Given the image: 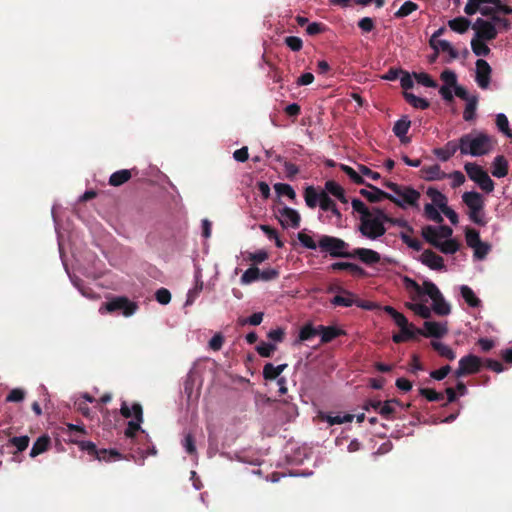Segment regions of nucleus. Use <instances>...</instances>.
Segmentation results:
<instances>
[{
    "instance_id": "f257e3e1",
    "label": "nucleus",
    "mask_w": 512,
    "mask_h": 512,
    "mask_svg": "<svg viewBox=\"0 0 512 512\" xmlns=\"http://www.w3.org/2000/svg\"><path fill=\"white\" fill-rule=\"evenodd\" d=\"M354 211L360 214L358 231L369 240H376L385 235L387 229L380 217L379 207L369 209L363 201L354 198L351 202Z\"/></svg>"
},
{
    "instance_id": "f03ea898",
    "label": "nucleus",
    "mask_w": 512,
    "mask_h": 512,
    "mask_svg": "<svg viewBox=\"0 0 512 512\" xmlns=\"http://www.w3.org/2000/svg\"><path fill=\"white\" fill-rule=\"evenodd\" d=\"M461 154L479 157L489 154L494 147L495 140L484 132L472 131L460 137Z\"/></svg>"
},
{
    "instance_id": "7ed1b4c3",
    "label": "nucleus",
    "mask_w": 512,
    "mask_h": 512,
    "mask_svg": "<svg viewBox=\"0 0 512 512\" xmlns=\"http://www.w3.org/2000/svg\"><path fill=\"white\" fill-rule=\"evenodd\" d=\"M462 201L469 208L470 220L479 226H485L487 221L483 214L484 199L482 195L476 191L465 192L462 195Z\"/></svg>"
},
{
    "instance_id": "20e7f679",
    "label": "nucleus",
    "mask_w": 512,
    "mask_h": 512,
    "mask_svg": "<svg viewBox=\"0 0 512 512\" xmlns=\"http://www.w3.org/2000/svg\"><path fill=\"white\" fill-rule=\"evenodd\" d=\"M120 413L124 418L134 417V420H130L125 429V436L127 438H134L136 432L141 429V423L143 422V409L141 404L134 403L130 408L125 401L122 402Z\"/></svg>"
},
{
    "instance_id": "39448f33",
    "label": "nucleus",
    "mask_w": 512,
    "mask_h": 512,
    "mask_svg": "<svg viewBox=\"0 0 512 512\" xmlns=\"http://www.w3.org/2000/svg\"><path fill=\"white\" fill-rule=\"evenodd\" d=\"M318 246L322 252H327L333 258H349L350 252L346 251L349 244L340 238L323 235L319 239Z\"/></svg>"
},
{
    "instance_id": "423d86ee",
    "label": "nucleus",
    "mask_w": 512,
    "mask_h": 512,
    "mask_svg": "<svg viewBox=\"0 0 512 512\" xmlns=\"http://www.w3.org/2000/svg\"><path fill=\"white\" fill-rule=\"evenodd\" d=\"M464 169L468 177L477 183L483 191L490 193L494 190V181L481 166L468 162L464 165Z\"/></svg>"
},
{
    "instance_id": "0eeeda50",
    "label": "nucleus",
    "mask_w": 512,
    "mask_h": 512,
    "mask_svg": "<svg viewBox=\"0 0 512 512\" xmlns=\"http://www.w3.org/2000/svg\"><path fill=\"white\" fill-rule=\"evenodd\" d=\"M424 292L433 301L432 309L439 316H447L451 312L450 305L445 301L438 287L431 281H424Z\"/></svg>"
},
{
    "instance_id": "6e6552de",
    "label": "nucleus",
    "mask_w": 512,
    "mask_h": 512,
    "mask_svg": "<svg viewBox=\"0 0 512 512\" xmlns=\"http://www.w3.org/2000/svg\"><path fill=\"white\" fill-rule=\"evenodd\" d=\"M78 446L81 450L86 451L89 455L93 456L99 461H116L125 459V457L116 449H98L95 443L91 441H80Z\"/></svg>"
},
{
    "instance_id": "1a4fd4ad",
    "label": "nucleus",
    "mask_w": 512,
    "mask_h": 512,
    "mask_svg": "<svg viewBox=\"0 0 512 512\" xmlns=\"http://www.w3.org/2000/svg\"><path fill=\"white\" fill-rule=\"evenodd\" d=\"M105 308L107 312H116L121 311L122 314L126 317L133 315L138 309V305L136 302L129 300L125 296H118L112 298L110 301H107L100 308V311Z\"/></svg>"
},
{
    "instance_id": "9d476101",
    "label": "nucleus",
    "mask_w": 512,
    "mask_h": 512,
    "mask_svg": "<svg viewBox=\"0 0 512 512\" xmlns=\"http://www.w3.org/2000/svg\"><path fill=\"white\" fill-rule=\"evenodd\" d=\"M458 368L455 370V377L460 378L466 375L476 374L482 367V360L476 355L468 354L459 360Z\"/></svg>"
},
{
    "instance_id": "9b49d317",
    "label": "nucleus",
    "mask_w": 512,
    "mask_h": 512,
    "mask_svg": "<svg viewBox=\"0 0 512 512\" xmlns=\"http://www.w3.org/2000/svg\"><path fill=\"white\" fill-rule=\"evenodd\" d=\"M472 29L475 31L473 38L483 41H492L498 35V30L494 23L483 18H477L472 24Z\"/></svg>"
},
{
    "instance_id": "f8f14e48",
    "label": "nucleus",
    "mask_w": 512,
    "mask_h": 512,
    "mask_svg": "<svg viewBox=\"0 0 512 512\" xmlns=\"http://www.w3.org/2000/svg\"><path fill=\"white\" fill-rule=\"evenodd\" d=\"M368 189H361L360 195L367 199L370 203H378L384 199L390 200L397 206H403L402 202L396 198L393 194L387 193L378 187L367 183L365 185Z\"/></svg>"
},
{
    "instance_id": "ddd939ff",
    "label": "nucleus",
    "mask_w": 512,
    "mask_h": 512,
    "mask_svg": "<svg viewBox=\"0 0 512 512\" xmlns=\"http://www.w3.org/2000/svg\"><path fill=\"white\" fill-rule=\"evenodd\" d=\"M479 12L482 16L487 17L489 15L496 14V8L494 3L487 0H468L464 7V13L468 16H472Z\"/></svg>"
},
{
    "instance_id": "4468645a",
    "label": "nucleus",
    "mask_w": 512,
    "mask_h": 512,
    "mask_svg": "<svg viewBox=\"0 0 512 512\" xmlns=\"http://www.w3.org/2000/svg\"><path fill=\"white\" fill-rule=\"evenodd\" d=\"M475 81L481 89H487L490 85L492 68L484 59L476 61Z\"/></svg>"
},
{
    "instance_id": "2eb2a0df",
    "label": "nucleus",
    "mask_w": 512,
    "mask_h": 512,
    "mask_svg": "<svg viewBox=\"0 0 512 512\" xmlns=\"http://www.w3.org/2000/svg\"><path fill=\"white\" fill-rule=\"evenodd\" d=\"M279 222L283 228L292 227L294 229L299 228L301 217L298 211L293 208L284 206L278 209Z\"/></svg>"
},
{
    "instance_id": "dca6fc26",
    "label": "nucleus",
    "mask_w": 512,
    "mask_h": 512,
    "mask_svg": "<svg viewBox=\"0 0 512 512\" xmlns=\"http://www.w3.org/2000/svg\"><path fill=\"white\" fill-rule=\"evenodd\" d=\"M424 329H417V333L424 337L441 338L448 333L447 323L425 321Z\"/></svg>"
},
{
    "instance_id": "f3484780",
    "label": "nucleus",
    "mask_w": 512,
    "mask_h": 512,
    "mask_svg": "<svg viewBox=\"0 0 512 512\" xmlns=\"http://www.w3.org/2000/svg\"><path fill=\"white\" fill-rule=\"evenodd\" d=\"M398 199L402 202L403 206H399L400 208H405L406 205H410L412 207L418 208V200L421 197V194L410 186L401 185L400 189L396 192Z\"/></svg>"
},
{
    "instance_id": "a211bd4d",
    "label": "nucleus",
    "mask_w": 512,
    "mask_h": 512,
    "mask_svg": "<svg viewBox=\"0 0 512 512\" xmlns=\"http://www.w3.org/2000/svg\"><path fill=\"white\" fill-rule=\"evenodd\" d=\"M349 258H358L366 265H373L380 262V254L368 248H356L350 252Z\"/></svg>"
},
{
    "instance_id": "6ab92c4d",
    "label": "nucleus",
    "mask_w": 512,
    "mask_h": 512,
    "mask_svg": "<svg viewBox=\"0 0 512 512\" xmlns=\"http://www.w3.org/2000/svg\"><path fill=\"white\" fill-rule=\"evenodd\" d=\"M420 260L432 270H442L445 268L443 258L430 249L425 250L421 254Z\"/></svg>"
},
{
    "instance_id": "aec40b11",
    "label": "nucleus",
    "mask_w": 512,
    "mask_h": 512,
    "mask_svg": "<svg viewBox=\"0 0 512 512\" xmlns=\"http://www.w3.org/2000/svg\"><path fill=\"white\" fill-rule=\"evenodd\" d=\"M457 150L461 151L460 138L458 141H448L443 147L434 149V154L441 161H448L457 152Z\"/></svg>"
},
{
    "instance_id": "412c9836",
    "label": "nucleus",
    "mask_w": 512,
    "mask_h": 512,
    "mask_svg": "<svg viewBox=\"0 0 512 512\" xmlns=\"http://www.w3.org/2000/svg\"><path fill=\"white\" fill-rule=\"evenodd\" d=\"M420 173L421 178L426 181L442 180L448 176L447 173L441 170V167L438 164L424 166L421 168Z\"/></svg>"
},
{
    "instance_id": "4be33fe9",
    "label": "nucleus",
    "mask_w": 512,
    "mask_h": 512,
    "mask_svg": "<svg viewBox=\"0 0 512 512\" xmlns=\"http://www.w3.org/2000/svg\"><path fill=\"white\" fill-rule=\"evenodd\" d=\"M411 126V121L407 116H403L401 119L395 122L393 126V133L400 139L403 144H407L410 138L406 136Z\"/></svg>"
},
{
    "instance_id": "5701e85b",
    "label": "nucleus",
    "mask_w": 512,
    "mask_h": 512,
    "mask_svg": "<svg viewBox=\"0 0 512 512\" xmlns=\"http://www.w3.org/2000/svg\"><path fill=\"white\" fill-rule=\"evenodd\" d=\"M344 330L334 326L319 325V335L321 336V343L326 344L335 338L344 335Z\"/></svg>"
},
{
    "instance_id": "b1692460",
    "label": "nucleus",
    "mask_w": 512,
    "mask_h": 512,
    "mask_svg": "<svg viewBox=\"0 0 512 512\" xmlns=\"http://www.w3.org/2000/svg\"><path fill=\"white\" fill-rule=\"evenodd\" d=\"M509 164L503 155H498L492 162V175L497 178H503L508 174Z\"/></svg>"
},
{
    "instance_id": "393cba45",
    "label": "nucleus",
    "mask_w": 512,
    "mask_h": 512,
    "mask_svg": "<svg viewBox=\"0 0 512 512\" xmlns=\"http://www.w3.org/2000/svg\"><path fill=\"white\" fill-rule=\"evenodd\" d=\"M356 296L348 290H342V295H336L331 299L333 306L351 307L355 305Z\"/></svg>"
},
{
    "instance_id": "a878e982",
    "label": "nucleus",
    "mask_w": 512,
    "mask_h": 512,
    "mask_svg": "<svg viewBox=\"0 0 512 512\" xmlns=\"http://www.w3.org/2000/svg\"><path fill=\"white\" fill-rule=\"evenodd\" d=\"M472 24L473 23H471L470 19L463 16H459L448 21L449 28L459 34H464L469 27L472 28Z\"/></svg>"
},
{
    "instance_id": "bb28decb",
    "label": "nucleus",
    "mask_w": 512,
    "mask_h": 512,
    "mask_svg": "<svg viewBox=\"0 0 512 512\" xmlns=\"http://www.w3.org/2000/svg\"><path fill=\"white\" fill-rule=\"evenodd\" d=\"M403 281L405 289L409 292L410 297L413 301H416L421 296L426 295L424 292V286L421 287L415 280L409 277H405Z\"/></svg>"
},
{
    "instance_id": "cd10ccee",
    "label": "nucleus",
    "mask_w": 512,
    "mask_h": 512,
    "mask_svg": "<svg viewBox=\"0 0 512 512\" xmlns=\"http://www.w3.org/2000/svg\"><path fill=\"white\" fill-rule=\"evenodd\" d=\"M427 196L431 199L432 203L435 207H438L440 210L444 209L447 205L448 199L447 197L438 191L436 188L429 187L426 191Z\"/></svg>"
},
{
    "instance_id": "c85d7f7f",
    "label": "nucleus",
    "mask_w": 512,
    "mask_h": 512,
    "mask_svg": "<svg viewBox=\"0 0 512 512\" xmlns=\"http://www.w3.org/2000/svg\"><path fill=\"white\" fill-rule=\"evenodd\" d=\"M132 177V170L122 169L114 172L109 178V184L118 187L128 182Z\"/></svg>"
},
{
    "instance_id": "c756f323",
    "label": "nucleus",
    "mask_w": 512,
    "mask_h": 512,
    "mask_svg": "<svg viewBox=\"0 0 512 512\" xmlns=\"http://www.w3.org/2000/svg\"><path fill=\"white\" fill-rule=\"evenodd\" d=\"M325 190L336 197L340 202L347 203L348 199L345 195L344 189L334 180H328L325 183Z\"/></svg>"
},
{
    "instance_id": "7c9ffc66",
    "label": "nucleus",
    "mask_w": 512,
    "mask_h": 512,
    "mask_svg": "<svg viewBox=\"0 0 512 512\" xmlns=\"http://www.w3.org/2000/svg\"><path fill=\"white\" fill-rule=\"evenodd\" d=\"M50 446V438L47 435L40 436L33 444L30 450V456L32 458L47 451Z\"/></svg>"
},
{
    "instance_id": "2f4dec72",
    "label": "nucleus",
    "mask_w": 512,
    "mask_h": 512,
    "mask_svg": "<svg viewBox=\"0 0 512 512\" xmlns=\"http://www.w3.org/2000/svg\"><path fill=\"white\" fill-rule=\"evenodd\" d=\"M287 367V364L274 366L272 363H266L263 368V377L265 380H275Z\"/></svg>"
},
{
    "instance_id": "473e14b6",
    "label": "nucleus",
    "mask_w": 512,
    "mask_h": 512,
    "mask_svg": "<svg viewBox=\"0 0 512 512\" xmlns=\"http://www.w3.org/2000/svg\"><path fill=\"white\" fill-rule=\"evenodd\" d=\"M304 199L306 205L309 208L314 209L320 203L321 192H317V190L313 186H308L305 188L304 191Z\"/></svg>"
},
{
    "instance_id": "72a5a7b5",
    "label": "nucleus",
    "mask_w": 512,
    "mask_h": 512,
    "mask_svg": "<svg viewBox=\"0 0 512 512\" xmlns=\"http://www.w3.org/2000/svg\"><path fill=\"white\" fill-rule=\"evenodd\" d=\"M404 99L414 108L425 110L428 109L430 106V103L427 99L418 97L410 92H404L403 93Z\"/></svg>"
},
{
    "instance_id": "f704fd0d",
    "label": "nucleus",
    "mask_w": 512,
    "mask_h": 512,
    "mask_svg": "<svg viewBox=\"0 0 512 512\" xmlns=\"http://www.w3.org/2000/svg\"><path fill=\"white\" fill-rule=\"evenodd\" d=\"M461 296L465 302L471 307H479L481 300L475 295L474 291L467 285H462L460 288Z\"/></svg>"
},
{
    "instance_id": "c9c22d12",
    "label": "nucleus",
    "mask_w": 512,
    "mask_h": 512,
    "mask_svg": "<svg viewBox=\"0 0 512 512\" xmlns=\"http://www.w3.org/2000/svg\"><path fill=\"white\" fill-rule=\"evenodd\" d=\"M431 346L441 357L450 361H453L456 358V353L448 345L442 342L432 341Z\"/></svg>"
},
{
    "instance_id": "e433bc0d",
    "label": "nucleus",
    "mask_w": 512,
    "mask_h": 512,
    "mask_svg": "<svg viewBox=\"0 0 512 512\" xmlns=\"http://www.w3.org/2000/svg\"><path fill=\"white\" fill-rule=\"evenodd\" d=\"M422 237L426 242L434 247H436V245L440 242L437 227L432 225H427L422 228Z\"/></svg>"
},
{
    "instance_id": "4c0bfd02",
    "label": "nucleus",
    "mask_w": 512,
    "mask_h": 512,
    "mask_svg": "<svg viewBox=\"0 0 512 512\" xmlns=\"http://www.w3.org/2000/svg\"><path fill=\"white\" fill-rule=\"evenodd\" d=\"M459 243L455 239H447L439 242L435 248L439 249L444 254H454L459 250Z\"/></svg>"
},
{
    "instance_id": "58836bf2",
    "label": "nucleus",
    "mask_w": 512,
    "mask_h": 512,
    "mask_svg": "<svg viewBox=\"0 0 512 512\" xmlns=\"http://www.w3.org/2000/svg\"><path fill=\"white\" fill-rule=\"evenodd\" d=\"M486 41L472 38L471 49L476 56H488L491 52L490 48L486 45Z\"/></svg>"
},
{
    "instance_id": "ea45409f",
    "label": "nucleus",
    "mask_w": 512,
    "mask_h": 512,
    "mask_svg": "<svg viewBox=\"0 0 512 512\" xmlns=\"http://www.w3.org/2000/svg\"><path fill=\"white\" fill-rule=\"evenodd\" d=\"M384 312L387 313L395 322V324L398 327L405 326L408 323L407 318L404 316V314L398 312L395 308L392 306H384L383 308Z\"/></svg>"
},
{
    "instance_id": "a19ab883",
    "label": "nucleus",
    "mask_w": 512,
    "mask_h": 512,
    "mask_svg": "<svg viewBox=\"0 0 512 512\" xmlns=\"http://www.w3.org/2000/svg\"><path fill=\"white\" fill-rule=\"evenodd\" d=\"M274 190H275L276 194L278 195V197L286 196L290 200L296 199V193H295L294 189L292 188V186L289 184L276 183V184H274Z\"/></svg>"
},
{
    "instance_id": "79ce46f5",
    "label": "nucleus",
    "mask_w": 512,
    "mask_h": 512,
    "mask_svg": "<svg viewBox=\"0 0 512 512\" xmlns=\"http://www.w3.org/2000/svg\"><path fill=\"white\" fill-rule=\"evenodd\" d=\"M406 306L423 319L431 317L430 308L423 303H407Z\"/></svg>"
},
{
    "instance_id": "37998d69",
    "label": "nucleus",
    "mask_w": 512,
    "mask_h": 512,
    "mask_svg": "<svg viewBox=\"0 0 512 512\" xmlns=\"http://www.w3.org/2000/svg\"><path fill=\"white\" fill-rule=\"evenodd\" d=\"M378 212L380 214V217L383 219L384 224L390 223L392 225L405 227V228H407V230L409 232H411V233L413 232V228L408 225L407 221L389 216L382 208H381V211H378Z\"/></svg>"
},
{
    "instance_id": "c03bdc74",
    "label": "nucleus",
    "mask_w": 512,
    "mask_h": 512,
    "mask_svg": "<svg viewBox=\"0 0 512 512\" xmlns=\"http://www.w3.org/2000/svg\"><path fill=\"white\" fill-rule=\"evenodd\" d=\"M341 170L357 185H366L367 182L357 171H355L352 167L348 165H341Z\"/></svg>"
},
{
    "instance_id": "a18cd8bd",
    "label": "nucleus",
    "mask_w": 512,
    "mask_h": 512,
    "mask_svg": "<svg viewBox=\"0 0 512 512\" xmlns=\"http://www.w3.org/2000/svg\"><path fill=\"white\" fill-rule=\"evenodd\" d=\"M317 335H319V326L313 327L311 324H306L299 332V339L301 341H309Z\"/></svg>"
},
{
    "instance_id": "49530a36",
    "label": "nucleus",
    "mask_w": 512,
    "mask_h": 512,
    "mask_svg": "<svg viewBox=\"0 0 512 512\" xmlns=\"http://www.w3.org/2000/svg\"><path fill=\"white\" fill-rule=\"evenodd\" d=\"M419 6L412 1L404 2L398 11L395 13L396 18H404L412 14L414 11L418 10Z\"/></svg>"
},
{
    "instance_id": "de8ad7c7",
    "label": "nucleus",
    "mask_w": 512,
    "mask_h": 512,
    "mask_svg": "<svg viewBox=\"0 0 512 512\" xmlns=\"http://www.w3.org/2000/svg\"><path fill=\"white\" fill-rule=\"evenodd\" d=\"M379 414L386 420H393L396 418V408L389 400H386L385 402H381Z\"/></svg>"
},
{
    "instance_id": "09e8293b",
    "label": "nucleus",
    "mask_w": 512,
    "mask_h": 512,
    "mask_svg": "<svg viewBox=\"0 0 512 512\" xmlns=\"http://www.w3.org/2000/svg\"><path fill=\"white\" fill-rule=\"evenodd\" d=\"M496 125L502 133H504L508 138L512 139V131L509 128V121L505 114L500 113L496 116Z\"/></svg>"
},
{
    "instance_id": "8fccbe9b",
    "label": "nucleus",
    "mask_w": 512,
    "mask_h": 512,
    "mask_svg": "<svg viewBox=\"0 0 512 512\" xmlns=\"http://www.w3.org/2000/svg\"><path fill=\"white\" fill-rule=\"evenodd\" d=\"M419 393L429 402H439L444 399L443 393L437 392L436 390L431 388H420Z\"/></svg>"
},
{
    "instance_id": "3c124183",
    "label": "nucleus",
    "mask_w": 512,
    "mask_h": 512,
    "mask_svg": "<svg viewBox=\"0 0 512 512\" xmlns=\"http://www.w3.org/2000/svg\"><path fill=\"white\" fill-rule=\"evenodd\" d=\"M29 441L30 439L28 436L12 437L9 439L8 445L14 446L17 449V452H23L27 449Z\"/></svg>"
},
{
    "instance_id": "603ef678",
    "label": "nucleus",
    "mask_w": 512,
    "mask_h": 512,
    "mask_svg": "<svg viewBox=\"0 0 512 512\" xmlns=\"http://www.w3.org/2000/svg\"><path fill=\"white\" fill-rule=\"evenodd\" d=\"M424 214L431 221H434L436 223L443 222V217L441 216V214L439 213V211L433 204L427 203L424 206Z\"/></svg>"
},
{
    "instance_id": "864d4df0",
    "label": "nucleus",
    "mask_w": 512,
    "mask_h": 512,
    "mask_svg": "<svg viewBox=\"0 0 512 512\" xmlns=\"http://www.w3.org/2000/svg\"><path fill=\"white\" fill-rule=\"evenodd\" d=\"M260 270L256 266H252L248 268L241 276V282L244 284H249L254 281L259 280Z\"/></svg>"
},
{
    "instance_id": "5fc2aeb1",
    "label": "nucleus",
    "mask_w": 512,
    "mask_h": 512,
    "mask_svg": "<svg viewBox=\"0 0 512 512\" xmlns=\"http://www.w3.org/2000/svg\"><path fill=\"white\" fill-rule=\"evenodd\" d=\"M415 80L425 86V87H429V88H436L437 87V82L435 80H433L429 74L425 73V72H421V73H414L413 74Z\"/></svg>"
},
{
    "instance_id": "6e6d98bb",
    "label": "nucleus",
    "mask_w": 512,
    "mask_h": 512,
    "mask_svg": "<svg viewBox=\"0 0 512 512\" xmlns=\"http://www.w3.org/2000/svg\"><path fill=\"white\" fill-rule=\"evenodd\" d=\"M476 107H477V98L474 96L468 101V103L465 107V110L463 112V119L465 121H472L475 118Z\"/></svg>"
},
{
    "instance_id": "4d7b16f0",
    "label": "nucleus",
    "mask_w": 512,
    "mask_h": 512,
    "mask_svg": "<svg viewBox=\"0 0 512 512\" xmlns=\"http://www.w3.org/2000/svg\"><path fill=\"white\" fill-rule=\"evenodd\" d=\"M466 243L469 247L474 248L481 241L479 232L473 228H467L465 232Z\"/></svg>"
},
{
    "instance_id": "13d9d810",
    "label": "nucleus",
    "mask_w": 512,
    "mask_h": 512,
    "mask_svg": "<svg viewBox=\"0 0 512 512\" xmlns=\"http://www.w3.org/2000/svg\"><path fill=\"white\" fill-rule=\"evenodd\" d=\"M256 350L258 354L262 357L269 358L272 356L274 351L276 350V346L271 343L261 342L257 347Z\"/></svg>"
},
{
    "instance_id": "bf43d9fd",
    "label": "nucleus",
    "mask_w": 512,
    "mask_h": 512,
    "mask_svg": "<svg viewBox=\"0 0 512 512\" xmlns=\"http://www.w3.org/2000/svg\"><path fill=\"white\" fill-rule=\"evenodd\" d=\"M400 238L408 247L416 251H420L422 249V243L418 239L412 238L404 232L400 233Z\"/></svg>"
},
{
    "instance_id": "052dcab7",
    "label": "nucleus",
    "mask_w": 512,
    "mask_h": 512,
    "mask_svg": "<svg viewBox=\"0 0 512 512\" xmlns=\"http://www.w3.org/2000/svg\"><path fill=\"white\" fill-rule=\"evenodd\" d=\"M284 42L294 52L300 51L303 47L302 39L297 36H288Z\"/></svg>"
},
{
    "instance_id": "680f3d73",
    "label": "nucleus",
    "mask_w": 512,
    "mask_h": 512,
    "mask_svg": "<svg viewBox=\"0 0 512 512\" xmlns=\"http://www.w3.org/2000/svg\"><path fill=\"white\" fill-rule=\"evenodd\" d=\"M441 80L445 83L444 86H456L457 85V76L455 72L451 70H444L440 75Z\"/></svg>"
},
{
    "instance_id": "e2e57ef3",
    "label": "nucleus",
    "mask_w": 512,
    "mask_h": 512,
    "mask_svg": "<svg viewBox=\"0 0 512 512\" xmlns=\"http://www.w3.org/2000/svg\"><path fill=\"white\" fill-rule=\"evenodd\" d=\"M354 416L351 415V414H345L343 416L341 415H336V416H331V415H328L326 416V421L329 423V425H336V424H343V423H346V422H351L353 420Z\"/></svg>"
},
{
    "instance_id": "0e129e2a",
    "label": "nucleus",
    "mask_w": 512,
    "mask_h": 512,
    "mask_svg": "<svg viewBox=\"0 0 512 512\" xmlns=\"http://www.w3.org/2000/svg\"><path fill=\"white\" fill-rule=\"evenodd\" d=\"M474 257L477 259H484L490 251V245L485 242H480L474 248Z\"/></svg>"
},
{
    "instance_id": "69168bd1",
    "label": "nucleus",
    "mask_w": 512,
    "mask_h": 512,
    "mask_svg": "<svg viewBox=\"0 0 512 512\" xmlns=\"http://www.w3.org/2000/svg\"><path fill=\"white\" fill-rule=\"evenodd\" d=\"M297 237H298V240L300 241V243L305 248H308V249H311V250H315L317 248L316 242L308 234H306L304 232H299Z\"/></svg>"
},
{
    "instance_id": "338daca9",
    "label": "nucleus",
    "mask_w": 512,
    "mask_h": 512,
    "mask_svg": "<svg viewBox=\"0 0 512 512\" xmlns=\"http://www.w3.org/2000/svg\"><path fill=\"white\" fill-rule=\"evenodd\" d=\"M335 202L329 197L326 190L321 191V199L319 206L323 211H329L334 207Z\"/></svg>"
},
{
    "instance_id": "774afa93",
    "label": "nucleus",
    "mask_w": 512,
    "mask_h": 512,
    "mask_svg": "<svg viewBox=\"0 0 512 512\" xmlns=\"http://www.w3.org/2000/svg\"><path fill=\"white\" fill-rule=\"evenodd\" d=\"M155 298L160 304L167 305L171 301V293L166 288H160L156 291Z\"/></svg>"
}]
</instances>
